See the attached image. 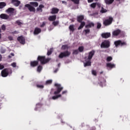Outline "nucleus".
I'll use <instances>...</instances> for the list:
<instances>
[{
  "label": "nucleus",
  "instance_id": "4c0bfd02",
  "mask_svg": "<svg viewBox=\"0 0 130 130\" xmlns=\"http://www.w3.org/2000/svg\"><path fill=\"white\" fill-rule=\"evenodd\" d=\"M91 8H93V9H95L96 7V3H92L90 5Z\"/></svg>",
  "mask_w": 130,
  "mask_h": 130
},
{
  "label": "nucleus",
  "instance_id": "6e6d98bb",
  "mask_svg": "<svg viewBox=\"0 0 130 130\" xmlns=\"http://www.w3.org/2000/svg\"><path fill=\"white\" fill-rule=\"evenodd\" d=\"M46 24V23L43 22L42 23V24L41 25V27H44V26H45Z\"/></svg>",
  "mask_w": 130,
  "mask_h": 130
},
{
  "label": "nucleus",
  "instance_id": "f704fd0d",
  "mask_svg": "<svg viewBox=\"0 0 130 130\" xmlns=\"http://www.w3.org/2000/svg\"><path fill=\"white\" fill-rule=\"evenodd\" d=\"M1 28L3 31H6V25H5V24L2 25L1 26Z\"/></svg>",
  "mask_w": 130,
  "mask_h": 130
},
{
  "label": "nucleus",
  "instance_id": "680f3d73",
  "mask_svg": "<svg viewBox=\"0 0 130 130\" xmlns=\"http://www.w3.org/2000/svg\"><path fill=\"white\" fill-rule=\"evenodd\" d=\"M62 4H64V5H67V2H66V1H62Z\"/></svg>",
  "mask_w": 130,
  "mask_h": 130
},
{
  "label": "nucleus",
  "instance_id": "a18cd8bd",
  "mask_svg": "<svg viewBox=\"0 0 130 130\" xmlns=\"http://www.w3.org/2000/svg\"><path fill=\"white\" fill-rule=\"evenodd\" d=\"M8 39H9L10 41H13V40H14V39H13V37L12 36H9L8 37Z\"/></svg>",
  "mask_w": 130,
  "mask_h": 130
},
{
  "label": "nucleus",
  "instance_id": "0eeeda50",
  "mask_svg": "<svg viewBox=\"0 0 130 130\" xmlns=\"http://www.w3.org/2000/svg\"><path fill=\"white\" fill-rule=\"evenodd\" d=\"M55 87H57V90L54 92V94L55 95H56V94H59V92H61V90L62 89H63V87H61V85L58 83H55Z\"/></svg>",
  "mask_w": 130,
  "mask_h": 130
},
{
  "label": "nucleus",
  "instance_id": "79ce46f5",
  "mask_svg": "<svg viewBox=\"0 0 130 130\" xmlns=\"http://www.w3.org/2000/svg\"><path fill=\"white\" fill-rule=\"evenodd\" d=\"M37 64H38V61H34L33 62V66L34 67L37 66Z\"/></svg>",
  "mask_w": 130,
  "mask_h": 130
},
{
  "label": "nucleus",
  "instance_id": "4468645a",
  "mask_svg": "<svg viewBox=\"0 0 130 130\" xmlns=\"http://www.w3.org/2000/svg\"><path fill=\"white\" fill-rule=\"evenodd\" d=\"M0 18L3 20H8L10 16L6 14H2L0 15Z\"/></svg>",
  "mask_w": 130,
  "mask_h": 130
},
{
  "label": "nucleus",
  "instance_id": "49530a36",
  "mask_svg": "<svg viewBox=\"0 0 130 130\" xmlns=\"http://www.w3.org/2000/svg\"><path fill=\"white\" fill-rule=\"evenodd\" d=\"M92 75H93V76H96V75H97V73L96 72V71H95V70L92 71Z\"/></svg>",
  "mask_w": 130,
  "mask_h": 130
},
{
  "label": "nucleus",
  "instance_id": "f257e3e1",
  "mask_svg": "<svg viewBox=\"0 0 130 130\" xmlns=\"http://www.w3.org/2000/svg\"><path fill=\"white\" fill-rule=\"evenodd\" d=\"M95 51H91L89 52L87 59L85 60V62H84V68H86V67H90L91 59H92V57H93Z\"/></svg>",
  "mask_w": 130,
  "mask_h": 130
},
{
  "label": "nucleus",
  "instance_id": "0e129e2a",
  "mask_svg": "<svg viewBox=\"0 0 130 130\" xmlns=\"http://www.w3.org/2000/svg\"><path fill=\"white\" fill-rule=\"evenodd\" d=\"M58 71V69H56V70L54 71V73H57Z\"/></svg>",
  "mask_w": 130,
  "mask_h": 130
},
{
  "label": "nucleus",
  "instance_id": "c03bdc74",
  "mask_svg": "<svg viewBox=\"0 0 130 130\" xmlns=\"http://www.w3.org/2000/svg\"><path fill=\"white\" fill-rule=\"evenodd\" d=\"M11 66L12 67H13V68H16V67H17V64L16 63V62H13L12 63H11Z\"/></svg>",
  "mask_w": 130,
  "mask_h": 130
},
{
  "label": "nucleus",
  "instance_id": "bb28decb",
  "mask_svg": "<svg viewBox=\"0 0 130 130\" xmlns=\"http://www.w3.org/2000/svg\"><path fill=\"white\" fill-rule=\"evenodd\" d=\"M59 97H61V94H58L56 96H52V99H53V100H55L59 98Z\"/></svg>",
  "mask_w": 130,
  "mask_h": 130
},
{
  "label": "nucleus",
  "instance_id": "2eb2a0df",
  "mask_svg": "<svg viewBox=\"0 0 130 130\" xmlns=\"http://www.w3.org/2000/svg\"><path fill=\"white\" fill-rule=\"evenodd\" d=\"M111 36V34H110V32H106L102 34V37L103 38H109Z\"/></svg>",
  "mask_w": 130,
  "mask_h": 130
},
{
  "label": "nucleus",
  "instance_id": "8fccbe9b",
  "mask_svg": "<svg viewBox=\"0 0 130 130\" xmlns=\"http://www.w3.org/2000/svg\"><path fill=\"white\" fill-rule=\"evenodd\" d=\"M101 27V23H98V24H97V28H98V29H99Z\"/></svg>",
  "mask_w": 130,
  "mask_h": 130
},
{
  "label": "nucleus",
  "instance_id": "cd10ccee",
  "mask_svg": "<svg viewBox=\"0 0 130 130\" xmlns=\"http://www.w3.org/2000/svg\"><path fill=\"white\" fill-rule=\"evenodd\" d=\"M52 83V80H47L45 83V85H50Z\"/></svg>",
  "mask_w": 130,
  "mask_h": 130
},
{
  "label": "nucleus",
  "instance_id": "1a4fd4ad",
  "mask_svg": "<svg viewBox=\"0 0 130 130\" xmlns=\"http://www.w3.org/2000/svg\"><path fill=\"white\" fill-rule=\"evenodd\" d=\"M99 83L100 86L101 87H104L105 86H106V80H105V79L102 77H100L99 79Z\"/></svg>",
  "mask_w": 130,
  "mask_h": 130
},
{
  "label": "nucleus",
  "instance_id": "9d476101",
  "mask_svg": "<svg viewBox=\"0 0 130 130\" xmlns=\"http://www.w3.org/2000/svg\"><path fill=\"white\" fill-rule=\"evenodd\" d=\"M70 55H71V52L67 51H66L64 52H61L59 55L58 57L59 58H63V57H66V56H69Z\"/></svg>",
  "mask_w": 130,
  "mask_h": 130
},
{
  "label": "nucleus",
  "instance_id": "393cba45",
  "mask_svg": "<svg viewBox=\"0 0 130 130\" xmlns=\"http://www.w3.org/2000/svg\"><path fill=\"white\" fill-rule=\"evenodd\" d=\"M7 4H6V3L5 2L0 3V9H3V8H5Z\"/></svg>",
  "mask_w": 130,
  "mask_h": 130
},
{
  "label": "nucleus",
  "instance_id": "7ed1b4c3",
  "mask_svg": "<svg viewBox=\"0 0 130 130\" xmlns=\"http://www.w3.org/2000/svg\"><path fill=\"white\" fill-rule=\"evenodd\" d=\"M84 20V16L80 15L77 17V21L81 23L80 26L78 27V30H81L82 28H83L84 26L86 25V23L85 22H82Z\"/></svg>",
  "mask_w": 130,
  "mask_h": 130
},
{
  "label": "nucleus",
  "instance_id": "69168bd1",
  "mask_svg": "<svg viewBox=\"0 0 130 130\" xmlns=\"http://www.w3.org/2000/svg\"><path fill=\"white\" fill-rule=\"evenodd\" d=\"M30 66L31 67H33V61L30 62Z\"/></svg>",
  "mask_w": 130,
  "mask_h": 130
},
{
  "label": "nucleus",
  "instance_id": "5701e85b",
  "mask_svg": "<svg viewBox=\"0 0 130 130\" xmlns=\"http://www.w3.org/2000/svg\"><path fill=\"white\" fill-rule=\"evenodd\" d=\"M58 11L59 10L57 8H53L51 13V14H57Z\"/></svg>",
  "mask_w": 130,
  "mask_h": 130
},
{
  "label": "nucleus",
  "instance_id": "72a5a7b5",
  "mask_svg": "<svg viewBox=\"0 0 130 130\" xmlns=\"http://www.w3.org/2000/svg\"><path fill=\"white\" fill-rule=\"evenodd\" d=\"M74 4H76L77 5L79 4L80 3V0H71Z\"/></svg>",
  "mask_w": 130,
  "mask_h": 130
},
{
  "label": "nucleus",
  "instance_id": "a19ab883",
  "mask_svg": "<svg viewBox=\"0 0 130 130\" xmlns=\"http://www.w3.org/2000/svg\"><path fill=\"white\" fill-rule=\"evenodd\" d=\"M79 53V50H74L73 51V54H78Z\"/></svg>",
  "mask_w": 130,
  "mask_h": 130
},
{
  "label": "nucleus",
  "instance_id": "c9c22d12",
  "mask_svg": "<svg viewBox=\"0 0 130 130\" xmlns=\"http://www.w3.org/2000/svg\"><path fill=\"white\" fill-rule=\"evenodd\" d=\"M16 23L17 24L18 26H21V25L23 24L22 22H21V21H20V20H17L16 21Z\"/></svg>",
  "mask_w": 130,
  "mask_h": 130
},
{
  "label": "nucleus",
  "instance_id": "de8ad7c7",
  "mask_svg": "<svg viewBox=\"0 0 130 130\" xmlns=\"http://www.w3.org/2000/svg\"><path fill=\"white\" fill-rule=\"evenodd\" d=\"M34 7H38V3L37 2H34L33 3Z\"/></svg>",
  "mask_w": 130,
  "mask_h": 130
},
{
  "label": "nucleus",
  "instance_id": "13d9d810",
  "mask_svg": "<svg viewBox=\"0 0 130 130\" xmlns=\"http://www.w3.org/2000/svg\"><path fill=\"white\" fill-rule=\"evenodd\" d=\"M48 29H49V31H51V30H52V29H53V27H51V26H49Z\"/></svg>",
  "mask_w": 130,
  "mask_h": 130
},
{
  "label": "nucleus",
  "instance_id": "37998d69",
  "mask_svg": "<svg viewBox=\"0 0 130 130\" xmlns=\"http://www.w3.org/2000/svg\"><path fill=\"white\" fill-rule=\"evenodd\" d=\"M84 32H85V34H88V33H90V29H87L84 30Z\"/></svg>",
  "mask_w": 130,
  "mask_h": 130
},
{
  "label": "nucleus",
  "instance_id": "f8f14e48",
  "mask_svg": "<svg viewBox=\"0 0 130 130\" xmlns=\"http://www.w3.org/2000/svg\"><path fill=\"white\" fill-rule=\"evenodd\" d=\"M30 4H26L25 7L27 8L30 12H33V2H30Z\"/></svg>",
  "mask_w": 130,
  "mask_h": 130
},
{
  "label": "nucleus",
  "instance_id": "ddd939ff",
  "mask_svg": "<svg viewBox=\"0 0 130 130\" xmlns=\"http://www.w3.org/2000/svg\"><path fill=\"white\" fill-rule=\"evenodd\" d=\"M11 4H13L15 7H19L21 4V2L19 0H12Z\"/></svg>",
  "mask_w": 130,
  "mask_h": 130
},
{
  "label": "nucleus",
  "instance_id": "864d4df0",
  "mask_svg": "<svg viewBox=\"0 0 130 130\" xmlns=\"http://www.w3.org/2000/svg\"><path fill=\"white\" fill-rule=\"evenodd\" d=\"M3 69H5V66L4 65H2V64H0V70H3Z\"/></svg>",
  "mask_w": 130,
  "mask_h": 130
},
{
  "label": "nucleus",
  "instance_id": "c85d7f7f",
  "mask_svg": "<svg viewBox=\"0 0 130 130\" xmlns=\"http://www.w3.org/2000/svg\"><path fill=\"white\" fill-rule=\"evenodd\" d=\"M107 12V10L105 9H104V8L102 7V9L101 10V13H102V14L104 13H106Z\"/></svg>",
  "mask_w": 130,
  "mask_h": 130
},
{
  "label": "nucleus",
  "instance_id": "338daca9",
  "mask_svg": "<svg viewBox=\"0 0 130 130\" xmlns=\"http://www.w3.org/2000/svg\"><path fill=\"white\" fill-rule=\"evenodd\" d=\"M0 39H2V34H0Z\"/></svg>",
  "mask_w": 130,
  "mask_h": 130
},
{
  "label": "nucleus",
  "instance_id": "b1692460",
  "mask_svg": "<svg viewBox=\"0 0 130 130\" xmlns=\"http://www.w3.org/2000/svg\"><path fill=\"white\" fill-rule=\"evenodd\" d=\"M106 5H111L114 2V0H104Z\"/></svg>",
  "mask_w": 130,
  "mask_h": 130
},
{
  "label": "nucleus",
  "instance_id": "3c124183",
  "mask_svg": "<svg viewBox=\"0 0 130 130\" xmlns=\"http://www.w3.org/2000/svg\"><path fill=\"white\" fill-rule=\"evenodd\" d=\"M1 53H5V52H6V49H1Z\"/></svg>",
  "mask_w": 130,
  "mask_h": 130
},
{
  "label": "nucleus",
  "instance_id": "20e7f679",
  "mask_svg": "<svg viewBox=\"0 0 130 130\" xmlns=\"http://www.w3.org/2000/svg\"><path fill=\"white\" fill-rule=\"evenodd\" d=\"M38 60L40 61L42 64H45V63H47V62L50 60V58L45 59V56H39L38 57Z\"/></svg>",
  "mask_w": 130,
  "mask_h": 130
},
{
  "label": "nucleus",
  "instance_id": "ea45409f",
  "mask_svg": "<svg viewBox=\"0 0 130 130\" xmlns=\"http://www.w3.org/2000/svg\"><path fill=\"white\" fill-rule=\"evenodd\" d=\"M78 49L80 52H82V51H83V50H84V47H83V46L79 47Z\"/></svg>",
  "mask_w": 130,
  "mask_h": 130
},
{
  "label": "nucleus",
  "instance_id": "7c9ffc66",
  "mask_svg": "<svg viewBox=\"0 0 130 130\" xmlns=\"http://www.w3.org/2000/svg\"><path fill=\"white\" fill-rule=\"evenodd\" d=\"M69 29L70 31H75V28L74 27V25H71L69 26Z\"/></svg>",
  "mask_w": 130,
  "mask_h": 130
},
{
  "label": "nucleus",
  "instance_id": "2f4dec72",
  "mask_svg": "<svg viewBox=\"0 0 130 130\" xmlns=\"http://www.w3.org/2000/svg\"><path fill=\"white\" fill-rule=\"evenodd\" d=\"M53 50V49L51 48L50 50H48L47 52V55H50V54H51V53H52V50Z\"/></svg>",
  "mask_w": 130,
  "mask_h": 130
},
{
  "label": "nucleus",
  "instance_id": "603ef678",
  "mask_svg": "<svg viewBox=\"0 0 130 130\" xmlns=\"http://www.w3.org/2000/svg\"><path fill=\"white\" fill-rule=\"evenodd\" d=\"M38 88H40V89H42L44 88V86L42 85H37Z\"/></svg>",
  "mask_w": 130,
  "mask_h": 130
},
{
  "label": "nucleus",
  "instance_id": "09e8293b",
  "mask_svg": "<svg viewBox=\"0 0 130 130\" xmlns=\"http://www.w3.org/2000/svg\"><path fill=\"white\" fill-rule=\"evenodd\" d=\"M15 56V54H14V53H11L10 54V55H9L8 56L9 58H12V56Z\"/></svg>",
  "mask_w": 130,
  "mask_h": 130
},
{
  "label": "nucleus",
  "instance_id": "4d7b16f0",
  "mask_svg": "<svg viewBox=\"0 0 130 130\" xmlns=\"http://www.w3.org/2000/svg\"><path fill=\"white\" fill-rule=\"evenodd\" d=\"M67 93H68V91L67 90H64L62 92V94L63 95L64 94H67Z\"/></svg>",
  "mask_w": 130,
  "mask_h": 130
},
{
  "label": "nucleus",
  "instance_id": "774afa93",
  "mask_svg": "<svg viewBox=\"0 0 130 130\" xmlns=\"http://www.w3.org/2000/svg\"><path fill=\"white\" fill-rule=\"evenodd\" d=\"M58 68H59V67H60V63L58 64Z\"/></svg>",
  "mask_w": 130,
  "mask_h": 130
},
{
  "label": "nucleus",
  "instance_id": "c756f323",
  "mask_svg": "<svg viewBox=\"0 0 130 130\" xmlns=\"http://www.w3.org/2000/svg\"><path fill=\"white\" fill-rule=\"evenodd\" d=\"M62 49L64 50V49H68L69 48V46L68 45H62L61 47Z\"/></svg>",
  "mask_w": 130,
  "mask_h": 130
},
{
  "label": "nucleus",
  "instance_id": "dca6fc26",
  "mask_svg": "<svg viewBox=\"0 0 130 130\" xmlns=\"http://www.w3.org/2000/svg\"><path fill=\"white\" fill-rule=\"evenodd\" d=\"M120 32L121 31L120 29H116L113 31L112 35L113 36H118V35H119V34H120Z\"/></svg>",
  "mask_w": 130,
  "mask_h": 130
},
{
  "label": "nucleus",
  "instance_id": "423d86ee",
  "mask_svg": "<svg viewBox=\"0 0 130 130\" xmlns=\"http://www.w3.org/2000/svg\"><path fill=\"white\" fill-rule=\"evenodd\" d=\"M114 45L116 47H118V46H124V45H126V43L123 41L117 40L114 42Z\"/></svg>",
  "mask_w": 130,
  "mask_h": 130
},
{
  "label": "nucleus",
  "instance_id": "a211bd4d",
  "mask_svg": "<svg viewBox=\"0 0 130 130\" xmlns=\"http://www.w3.org/2000/svg\"><path fill=\"white\" fill-rule=\"evenodd\" d=\"M56 19V15L50 16L48 18L49 21H55V20Z\"/></svg>",
  "mask_w": 130,
  "mask_h": 130
},
{
  "label": "nucleus",
  "instance_id": "052dcab7",
  "mask_svg": "<svg viewBox=\"0 0 130 130\" xmlns=\"http://www.w3.org/2000/svg\"><path fill=\"white\" fill-rule=\"evenodd\" d=\"M2 59H3V56H2L1 54H0V61H1Z\"/></svg>",
  "mask_w": 130,
  "mask_h": 130
},
{
  "label": "nucleus",
  "instance_id": "5fc2aeb1",
  "mask_svg": "<svg viewBox=\"0 0 130 130\" xmlns=\"http://www.w3.org/2000/svg\"><path fill=\"white\" fill-rule=\"evenodd\" d=\"M96 6H98V7L99 8H101V4H100V3H96Z\"/></svg>",
  "mask_w": 130,
  "mask_h": 130
},
{
  "label": "nucleus",
  "instance_id": "58836bf2",
  "mask_svg": "<svg viewBox=\"0 0 130 130\" xmlns=\"http://www.w3.org/2000/svg\"><path fill=\"white\" fill-rule=\"evenodd\" d=\"M112 60V57L111 56H109L107 58V61H111Z\"/></svg>",
  "mask_w": 130,
  "mask_h": 130
},
{
  "label": "nucleus",
  "instance_id": "473e14b6",
  "mask_svg": "<svg viewBox=\"0 0 130 130\" xmlns=\"http://www.w3.org/2000/svg\"><path fill=\"white\" fill-rule=\"evenodd\" d=\"M41 107V104H37L36 105V108H35V110H38L37 108H40Z\"/></svg>",
  "mask_w": 130,
  "mask_h": 130
},
{
  "label": "nucleus",
  "instance_id": "e2e57ef3",
  "mask_svg": "<svg viewBox=\"0 0 130 130\" xmlns=\"http://www.w3.org/2000/svg\"><path fill=\"white\" fill-rule=\"evenodd\" d=\"M88 3H92L93 2V0H87Z\"/></svg>",
  "mask_w": 130,
  "mask_h": 130
},
{
  "label": "nucleus",
  "instance_id": "a878e982",
  "mask_svg": "<svg viewBox=\"0 0 130 130\" xmlns=\"http://www.w3.org/2000/svg\"><path fill=\"white\" fill-rule=\"evenodd\" d=\"M42 69H43V67H42V66L40 65L37 68V72L38 73H41V71H42Z\"/></svg>",
  "mask_w": 130,
  "mask_h": 130
},
{
  "label": "nucleus",
  "instance_id": "39448f33",
  "mask_svg": "<svg viewBox=\"0 0 130 130\" xmlns=\"http://www.w3.org/2000/svg\"><path fill=\"white\" fill-rule=\"evenodd\" d=\"M101 48H109L110 47V41L109 40L104 41L101 45Z\"/></svg>",
  "mask_w": 130,
  "mask_h": 130
},
{
  "label": "nucleus",
  "instance_id": "6ab92c4d",
  "mask_svg": "<svg viewBox=\"0 0 130 130\" xmlns=\"http://www.w3.org/2000/svg\"><path fill=\"white\" fill-rule=\"evenodd\" d=\"M40 32H41V29L37 27L35 29L34 34H35V35H37L39 34V33H40Z\"/></svg>",
  "mask_w": 130,
  "mask_h": 130
},
{
  "label": "nucleus",
  "instance_id": "9b49d317",
  "mask_svg": "<svg viewBox=\"0 0 130 130\" xmlns=\"http://www.w3.org/2000/svg\"><path fill=\"white\" fill-rule=\"evenodd\" d=\"M17 40L20 42V44H22L23 45L25 44V38L23 36L18 37Z\"/></svg>",
  "mask_w": 130,
  "mask_h": 130
},
{
  "label": "nucleus",
  "instance_id": "412c9836",
  "mask_svg": "<svg viewBox=\"0 0 130 130\" xmlns=\"http://www.w3.org/2000/svg\"><path fill=\"white\" fill-rule=\"evenodd\" d=\"M15 11V9L13 8H8L6 11L7 12V13H9L10 14H13L14 12Z\"/></svg>",
  "mask_w": 130,
  "mask_h": 130
},
{
  "label": "nucleus",
  "instance_id": "bf43d9fd",
  "mask_svg": "<svg viewBox=\"0 0 130 130\" xmlns=\"http://www.w3.org/2000/svg\"><path fill=\"white\" fill-rule=\"evenodd\" d=\"M13 34H18L19 33V32H18L17 31H14L13 32Z\"/></svg>",
  "mask_w": 130,
  "mask_h": 130
},
{
  "label": "nucleus",
  "instance_id": "aec40b11",
  "mask_svg": "<svg viewBox=\"0 0 130 130\" xmlns=\"http://www.w3.org/2000/svg\"><path fill=\"white\" fill-rule=\"evenodd\" d=\"M107 68H110V69H113V68H115V64L112 63H107Z\"/></svg>",
  "mask_w": 130,
  "mask_h": 130
},
{
  "label": "nucleus",
  "instance_id": "f03ea898",
  "mask_svg": "<svg viewBox=\"0 0 130 130\" xmlns=\"http://www.w3.org/2000/svg\"><path fill=\"white\" fill-rule=\"evenodd\" d=\"M13 72L10 68H5L1 72V76L3 78H6L9 76V75L12 74Z\"/></svg>",
  "mask_w": 130,
  "mask_h": 130
},
{
  "label": "nucleus",
  "instance_id": "4be33fe9",
  "mask_svg": "<svg viewBox=\"0 0 130 130\" xmlns=\"http://www.w3.org/2000/svg\"><path fill=\"white\" fill-rule=\"evenodd\" d=\"M94 23L89 22L88 24L85 25V28H91V27H94Z\"/></svg>",
  "mask_w": 130,
  "mask_h": 130
},
{
  "label": "nucleus",
  "instance_id": "e433bc0d",
  "mask_svg": "<svg viewBox=\"0 0 130 130\" xmlns=\"http://www.w3.org/2000/svg\"><path fill=\"white\" fill-rule=\"evenodd\" d=\"M59 22L58 21L53 22L52 24L54 26H57L58 25Z\"/></svg>",
  "mask_w": 130,
  "mask_h": 130
},
{
  "label": "nucleus",
  "instance_id": "6e6552de",
  "mask_svg": "<svg viewBox=\"0 0 130 130\" xmlns=\"http://www.w3.org/2000/svg\"><path fill=\"white\" fill-rule=\"evenodd\" d=\"M113 21V18L111 17H109L108 18L104 21V25L105 26H109L112 23V21Z\"/></svg>",
  "mask_w": 130,
  "mask_h": 130
},
{
  "label": "nucleus",
  "instance_id": "f3484780",
  "mask_svg": "<svg viewBox=\"0 0 130 130\" xmlns=\"http://www.w3.org/2000/svg\"><path fill=\"white\" fill-rule=\"evenodd\" d=\"M44 8V5H39V7L37 9V11L38 12H40L41 13L42 12V9Z\"/></svg>",
  "mask_w": 130,
  "mask_h": 130
}]
</instances>
